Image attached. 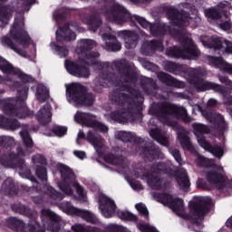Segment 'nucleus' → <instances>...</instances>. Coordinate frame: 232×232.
I'll use <instances>...</instances> for the list:
<instances>
[{"instance_id":"79ce46f5","label":"nucleus","mask_w":232,"mask_h":232,"mask_svg":"<svg viewBox=\"0 0 232 232\" xmlns=\"http://www.w3.org/2000/svg\"><path fill=\"white\" fill-rule=\"evenodd\" d=\"M36 99L40 102H44V101H48L50 99V91L44 84H38L36 90Z\"/></svg>"},{"instance_id":"a18cd8bd","label":"nucleus","mask_w":232,"mask_h":232,"mask_svg":"<svg viewBox=\"0 0 232 232\" xmlns=\"http://www.w3.org/2000/svg\"><path fill=\"white\" fill-rule=\"evenodd\" d=\"M117 215H118L119 218H121V220H129V221L137 220V216H135L126 210H118Z\"/></svg>"},{"instance_id":"473e14b6","label":"nucleus","mask_w":232,"mask_h":232,"mask_svg":"<svg viewBox=\"0 0 232 232\" xmlns=\"http://www.w3.org/2000/svg\"><path fill=\"white\" fill-rule=\"evenodd\" d=\"M142 52L145 55H150L155 50H159V52H162L164 47L162 46V42L152 40L150 42H147L142 45Z\"/></svg>"},{"instance_id":"dca6fc26","label":"nucleus","mask_w":232,"mask_h":232,"mask_svg":"<svg viewBox=\"0 0 232 232\" xmlns=\"http://www.w3.org/2000/svg\"><path fill=\"white\" fill-rule=\"evenodd\" d=\"M209 204H211V199L202 197L196 198L189 204L190 217L196 220V224L198 220H202L206 213L209 211Z\"/></svg>"},{"instance_id":"9d476101","label":"nucleus","mask_w":232,"mask_h":232,"mask_svg":"<svg viewBox=\"0 0 232 232\" xmlns=\"http://www.w3.org/2000/svg\"><path fill=\"white\" fill-rule=\"evenodd\" d=\"M157 173H168L166 165L162 163L153 165L150 167V175L144 169H137L134 170V177L146 180L152 189H164V180L157 177Z\"/></svg>"},{"instance_id":"6e6d98bb","label":"nucleus","mask_w":232,"mask_h":232,"mask_svg":"<svg viewBox=\"0 0 232 232\" xmlns=\"http://www.w3.org/2000/svg\"><path fill=\"white\" fill-rule=\"evenodd\" d=\"M32 161L34 164H46V159L41 154H36L32 157Z\"/></svg>"},{"instance_id":"ddd939ff","label":"nucleus","mask_w":232,"mask_h":232,"mask_svg":"<svg viewBox=\"0 0 232 232\" xmlns=\"http://www.w3.org/2000/svg\"><path fill=\"white\" fill-rule=\"evenodd\" d=\"M158 202H161V204L169 208L180 218H188V214H186L184 199L173 195L160 194Z\"/></svg>"},{"instance_id":"393cba45","label":"nucleus","mask_w":232,"mask_h":232,"mask_svg":"<svg viewBox=\"0 0 232 232\" xmlns=\"http://www.w3.org/2000/svg\"><path fill=\"white\" fill-rule=\"evenodd\" d=\"M171 126L177 131L178 140L182 148L189 150L191 148V141H189V131L179 126L177 122L172 123Z\"/></svg>"},{"instance_id":"6e6552de","label":"nucleus","mask_w":232,"mask_h":232,"mask_svg":"<svg viewBox=\"0 0 232 232\" xmlns=\"http://www.w3.org/2000/svg\"><path fill=\"white\" fill-rule=\"evenodd\" d=\"M67 101L73 104L75 108L81 106H92L95 101V97L92 93H86V88L81 83H69L65 84Z\"/></svg>"},{"instance_id":"052dcab7","label":"nucleus","mask_w":232,"mask_h":232,"mask_svg":"<svg viewBox=\"0 0 232 232\" xmlns=\"http://www.w3.org/2000/svg\"><path fill=\"white\" fill-rule=\"evenodd\" d=\"M90 227H85L82 224H74L72 226V230L74 232H88Z\"/></svg>"},{"instance_id":"09e8293b","label":"nucleus","mask_w":232,"mask_h":232,"mask_svg":"<svg viewBox=\"0 0 232 232\" xmlns=\"http://www.w3.org/2000/svg\"><path fill=\"white\" fill-rule=\"evenodd\" d=\"M51 47L60 57H66V55H68L69 51L66 49V47H61L55 44H51Z\"/></svg>"},{"instance_id":"1a4fd4ad","label":"nucleus","mask_w":232,"mask_h":232,"mask_svg":"<svg viewBox=\"0 0 232 232\" xmlns=\"http://www.w3.org/2000/svg\"><path fill=\"white\" fill-rule=\"evenodd\" d=\"M57 168L62 177V179L58 184L60 189L66 195H72L73 193L72 186H74L81 200L86 202V192L81 185H78L77 182H75V174H73V171H72L66 165L63 164H58Z\"/></svg>"},{"instance_id":"0e129e2a","label":"nucleus","mask_w":232,"mask_h":232,"mask_svg":"<svg viewBox=\"0 0 232 232\" xmlns=\"http://www.w3.org/2000/svg\"><path fill=\"white\" fill-rule=\"evenodd\" d=\"M165 70H167V72H175V70H177V64H175L172 62H169L166 65H165Z\"/></svg>"},{"instance_id":"f3484780","label":"nucleus","mask_w":232,"mask_h":232,"mask_svg":"<svg viewBox=\"0 0 232 232\" xmlns=\"http://www.w3.org/2000/svg\"><path fill=\"white\" fill-rule=\"evenodd\" d=\"M84 64H87L84 65ZM92 64H96V63H88L86 60H81L78 58V63H75L72 61H65V68L67 72L71 73V75H74V77H82V79H88L90 77L91 72H90V68L88 66Z\"/></svg>"},{"instance_id":"bb28decb","label":"nucleus","mask_w":232,"mask_h":232,"mask_svg":"<svg viewBox=\"0 0 232 232\" xmlns=\"http://www.w3.org/2000/svg\"><path fill=\"white\" fill-rule=\"evenodd\" d=\"M102 37L105 43L104 48L109 50L110 52H119L121 50V45L119 41H117V37L113 35V34L104 33L102 34Z\"/></svg>"},{"instance_id":"69168bd1","label":"nucleus","mask_w":232,"mask_h":232,"mask_svg":"<svg viewBox=\"0 0 232 232\" xmlns=\"http://www.w3.org/2000/svg\"><path fill=\"white\" fill-rule=\"evenodd\" d=\"M219 28H221V30H230L231 29V22L229 21H226L224 23L219 24Z\"/></svg>"},{"instance_id":"de8ad7c7","label":"nucleus","mask_w":232,"mask_h":232,"mask_svg":"<svg viewBox=\"0 0 232 232\" xmlns=\"http://www.w3.org/2000/svg\"><path fill=\"white\" fill-rule=\"evenodd\" d=\"M45 191L47 195H50L53 200H62L63 195L61 193L57 192L52 187H45Z\"/></svg>"},{"instance_id":"f03ea898","label":"nucleus","mask_w":232,"mask_h":232,"mask_svg":"<svg viewBox=\"0 0 232 232\" xmlns=\"http://www.w3.org/2000/svg\"><path fill=\"white\" fill-rule=\"evenodd\" d=\"M109 5H107V9L104 11L105 17L109 21L112 23H117V24H122L124 21H133L139 23L142 28L145 30H150V34L154 36L162 35L168 27L164 24H151L146 19L137 16L131 15L128 11L124 9L123 6L120 5L118 3H115L113 0H108Z\"/></svg>"},{"instance_id":"a19ab883","label":"nucleus","mask_w":232,"mask_h":232,"mask_svg":"<svg viewBox=\"0 0 232 232\" xmlns=\"http://www.w3.org/2000/svg\"><path fill=\"white\" fill-rule=\"evenodd\" d=\"M14 211L16 213H20V215H24L25 217H29L31 218H37V211L30 209L28 207L24 205H14L13 207Z\"/></svg>"},{"instance_id":"13d9d810","label":"nucleus","mask_w":232,"mask_h":232,"mask_svg":"<svg viewBox=\"0 0 232 232\" xmlns=\"http://www.w3.org/2000/svg\"><path fill=\"white\" fill-rule=\"evenodd\" d=\"M36 175L38 177V179H40V180H46V169L43 168V167H38L36 169Z\"/></svg>"},{"instance_id":"338daca9","label":"nucleus","mask_w":232,"mask_h":232,"mask_svg":"<svg viewBox=\"0 0 232 232\" xmlns=\"http://www.w3.org/2000/svg\"><path fill=\"white\" fill-rule=\"evenodd\" d=\"M74 155L75 157L82 160V159L86 157V152L81 150H74Z\"/></svg>"},{"instance_id":"7c9ffc66","label":"nucleus","mask_w":232,"mask_h":232,"mask_svg":"<svg viewBox=\"0 0 232 232\" xmlns=\"http://www.w3.org/2000/svg\"><path fill=\"white\" fill-rule=\"evenodd\" d=\"M52 107L46 103L37 113V120L40 124H48L52 121Z\"/></svg>"},{"instance_id":"774afa93","label":"nucleus","mask_w":232,"mask_h":232,"mask_svg":"<svg viewBox=\"0 0 232 232\" xmlns=\"http://www.w3.org/2000/svg\"><path fill=\"white\" fill-rule=\"evenodd\" d=\"M216 105H217V100H215V99H210L207 102L208 108H213V106H216Z\"/></svg>"},{"instance_id":"f704fd0d","label":"nucleus","mask_w":232,"mask_h":232,"mask_svg":"<svg viewBox=\"0 0 232 232\" xmlns=\"http://www.w3.org/2000/svg\"><path fill=\"white\" fill-rule=\"evenodd\" d=\"M87 140L95 148L96 151H99L102 148V144H104L102 138L92 130L87 133Z\"/></svg>"},{"instance_id":"58836bf2","label":"nucleus","mask_w":232,"mask_h":232,"mask_svg":"<svg viewBox=\"0 0 232 232\" xmlns=\"http://www.w3.org/2000/svg\"><path fill=\"white\" fill-rule=\"evenodd\" d=\"M158 77L161 82H165V84H168L169 86H178V88H183L184 86V82H179V81L166 72H160ZM178 82L179 84L177 85Z\"/></svg>"},{"instance_id":"6ab92c4d","label":"nucleus","mask_w":232,"mask_h":232,"mask_svg":"<svg viewBox=\"0 0 232 232\" xmlns=\"http://www.w3.org/2000/svg\"><path fill=\"white\" fill-rule=\"evenodd\" d=\"M59 208L63 211V213H66V215L81 217V218H83V220H86V222H90L91 224H97L98 222L95 216H93L90 211L79 209L73 207L70 202H63L59 205Z\"/></svg>"},{"instance_id":"a878e982","label":"nucleus","mask_w":232,"mask_h":232,"mask_svg":"<svg viewBox=\"0 0 232 232\" xmlns=\"http://www.w3.org/2000/svg\"><path fill=\"white\" fill-rule=\"evenodd\" d=\"M6 1L8 0H0V5H3V3H6ZM14 10H16V8L12 7L11 5L0 6V28H5V26L8 24Z\"/></svg>"},{"instance_id":"f257e3e1","label":"nucleus","mask_w":232,"mask_h":232,"mask_svg":"<svg viewBox=\"0 0 232 232\" xmlns=\"http://www.w3.org/2000/svg\"><path fill=\"white\" fill-rule=\"evenodd\" d=\"M0 70L9 75L5 79L0 76V82H6L9 88L17 91V101L12 98L0 100V108L3 110V112L6 113V115H11V117H17L18 119L30 117L32 112L28 111V108L24 104V101L28 98V87L21 85L19 82L15 81V78L18 77L24 82H28L30 78L26 74L16 72L12 64L1 57Z\"/></svg>"},{"instance_id":"f8f14e48","label":"nucleus","mask_w":232,"mask_h":232,"mask_svg":"<svg viewBox=\"0 0 232 232\" xmlns=\"http://www.w3.org/2000/svg\"><path fill=\"white\" fill-rule=\"evenodd\" d=\"M95 41L90 39L80 40L77 44L76 53L80 61H86L88 64H97L99 53L92 52L90 50L95 48Z\"/></svg>"},{"instance_id":"c85d7f7f","label":"nucleus","mask_w":232,"mask_h":232,"mask_svg":"<svg viewBox=\"0 0 232 232\" xmlns=\"http://www.w3.org/2000/svg\"><path fill=\"white\" fill-rule=\"evenodd\" d=\"M118 35L123 39L127 48L131 49L137 46V41H139L137 34L130 31H121L118 33Z\"/></svg>"},{"instance_id":"4d7b16f0","label":"nucleus","mask_w":232,"mask_h":232,"mask_svg":"<svg viewBox=\"0 0 232 232\" xmlns=\"http://www.w3.org/2000/svg\"><path fill=\"white\" fill-rule=\"evenodd\" d=\"M66 131H68V129H66V127L55 126L53 128V133H55L57 137H63V135H66Z\"/></svg>"},{"instance_id":"7ed1b4c3","label":"nucleus","mask_w":232,"mask_h":232,"mask_svg":"<svg viewBox=\"0 0 232 232\" xmlns=\"http://www.w3.org/2000/svg\"><path fill=\"white\" fill-rule=\"evenodd\" d=\"M120 91H115L111 94V100L116 104H123V108L121 111L111 113V119L117 122H129V121H133V113L137 111V104H135V98L139 97L137 95V91L130 88L128 84H120Z\"/></svg>"},{"instance_id":"412c9836","label":"nucleus","mask_w":232,"mask_h":232,"mask_svg":"<svg viewBox=\"0 0 232 232\" xmlns=\"http://www.w3.org/2000/svg\"><path fill=\"white\" fill-rule=\"evenodd\" d=\"M9 227L16 232H44L37 223L30 222L26 227L21 219L11 218L9 219Z\"/></svg>"},{"instance_id":"b1692460","label":"nucleus","mask_w":232,"mask_h":232,"mask_svg":"<svg viewBox=\"0 0 232 232\" xmlns=\"http://www.w3.org/2000/svg\"><path fill=\"white\" fill-rule=\"evenodd\" d=\"M169 16L171 17L174 24H178V26H188L189 22L191 21V17L188 14V11H179L175 7H171L169 11Z\"/></svg>"},{"instance_id":"49530a36","label":"nucleus","mask_w":232,"mask_h":232,"mask_svg":"<svg viewBox=\"0 0 232 232\" xmlns=\"http://www.w3.org/2000/svg\"><path fill=\"white\" fill-rule=\"evenodd\" d=\"M105 231H107V232H128V228H126L121 225L109 224L105 227Z\"/></svg>"},{"instance_id":"0eeeda50","label":"nucleus","mask_w":232,"mask_h":232,"mask_svg":"<svg viewBox=\"0 0 232 232\" xmlns=\"http://www.w3.org/2000/svg\"><path fill=\"white\" fill-rule=\"evenodd\" d=\"M196 162L198 166L208 168L206 171L207 180L209 182V184H211V186H214V188H217L218 189L226 188L227 180L224 168L217 166L215 164V160H209L208 158L198 155Z\"/></svg>"},{"instance_id":"3c124183","label":"nucleus","mask_w":232,"mask_h":232,"mask_svg":"<svg viewBox=\"0 0 232 232\" xmlns=\"http://www.w3.org/2000/svg\"><path fill=\"white\" fill-rule=\"evenodd\" d=\"M115 137L119 140H122V142H129V140H131V133L122 130L118 131Z\"/></svg>"},{"instance_id":"39448f33","label":"nucleus","mask_w":232,"mask_h":232,"mask_svg":"<svg viewBox=\"0 0 232 232\" xmlns=\"http://www.w3.org/2000/svg\"><path fill=\"white\" fill-rule=\"evenodd\" d=\"M187 81H188L190 84H193L194 88H196L198 92L214 90V92H217L218 93L223 95L224 104H227L228 106L232 105V96L228 95V92L226 90V88L222 87L218 83L206 82L200 78L204 76V71H202L201 69L188 68L187 70Z\"/></svg>"},{"instance_id":"cd10ccee","label":"nucleus","mask_w":232,"mask_h":232,"mask_svg":"<svg viewBox=\"0 0 232 232\" xmlns=\"http://www.w3.org/2000/svg\"><path fill=\"white\" fill-rule=\"evenodd\" d=\"M75 33L73 32V25L65 24L63 27L56 31L57 41H73L75 40Z\"/></svg>"},{"instance_id":"e2e57ef3","label":"nucleus","mask_w":232,"mask_h":232,"mask_svg":"<svg viewBox=\"0 0 232 232\" xmlns=\"http://www.w3.org/2000/svg\"><path fill=\"white\" fill-rule=\"evenodd\" d=\"M219 81L223 84H226V86H228L232 90V82L231 80H228L226 76H219Z\"/></svg>"},{"instance_id":"5701e85b","label":"nucleus","mask_w":232,"mask_h":232,"mask_svg":"<svg viewBox=\"0 0 232 232\" xmlns=\"http://www.w3.org/2000/svg\"><path fill=\"white\" fill-rule=\"evenodd\" d=\"M99 202L102 215H103L105 218H111V217L115 215V211L117 209L115 202L110 198L104 196V194H101L99 196Z\"/></svg>"},{"instance_id":"e433bc0d","label":"nucleus","mask_w":232,"mask_h":232,"mask_svg":"<svg viewBox=\"0 0 232 232\" xmlns=\"http://www.w3.org/2000/svg\"><path fill=\"white\" fill-rule=\"evenodd\" d=\"M0 128L14 131L15 130H19V128H21V125L19 124V122H17L16 120H8L0 115Z\"/></svg>"},{"instance_id":"4468645a","label":"nucleus","mask_w":232,"mask_h":232,"mask_svg":"<svg viewBox=\"0 0 232 232\" xmlns=\"http://www.w3.org/2000/svg\"><path fill=\"white\" fill-rule=\"evenodd\" d=\"M171 115L180 117L185 122H189L188 118V111L184 107H177L171 103H163L157 113L158 119L161 120L166 124H169V119Z\"/></svg>"},{"instance_id":"5fc2aeb1","label":"nucleus","mask_w":232,"mask_h":232,"mask_svg":"<svg viewBox=\"0 0 232 232\" xmlns=\"http://www.w3.org/2000/svg\"><path fill=\"white\" fill-rule=\"evenodd\" d=\"M205 14L208 17V19H219L220 14L215 8L208 9L205 12Z\"/></svg>"},{"instance_id":"c756f323","label":"nucleus","mask_w":232,"mask_h":232,"mask_svg":"<svg viewBox=\"0 0 232 232\" xmlns=\"http://www.w3.org/2000/svg\"><path fill=\"white\" fill-rule=\"evenodd\" d=\"M208 48H214V50H218V53H232V43L227 41H220L218 38L213 40Z\"/></svg>"},{"instance_id":"ea45409f","label":"nucleus","mask_w":232,"mask_h":232,"mask_svg":"<svg viewBox=\"0 0 232 232\" xmlns=\"http://www.w3.org/2000/svg\"><path fill=\"white\" fill-rule=\"evenodd\" d=\"M1 191L4 195H15V193H17V186H15L14 180L9 178L2 185Z\"/></svg>"},{"instance_id":"2eb2a0df","label":"nucleus","mask_w":232,"mask_h":232,"mask_svg":"<svg viewBox=\"0 0 232 232\" xmlns=\"http://www.w3.org/2000/svg\"><path fill=\"white\" fill-rule=\"evenodd\" d=\"M166 54L169 57H182V59H195L200 55V52L197 50L191 40L187 39L182 50L179 47H173L167 50Z\"/></svg>"},{"instance_id":"9b49d317","label":"nucleus","mask_w":232,"mask_h":232,"mask_svg":"<svg viewBox=\"0 0 232 232\" xmlns=\"http://www.w3.org/2000/svg\"><path fill=\"white\" fill-rule=\"evenodd\" d=\"M192 128L194 130V135H196L199 146L202 147L203 150H205L206 151L213 153V155L215 157H218V159H222V157L224 156V150L218 146H211V144H209V142L206 140V137L202 136L204 134L208 135V133H209V127L202 123H192Z\"/></svg>"},{"instance_id":"37998d69","label":"nucleus","mask_w":232,"mask_h":232,"mask_svg":"<svg viewBox=\"0 0 232 232\" xmlns=\"http://www.w3.org/2000/svg\"><path fill=\"white\" fill-rule=\"evenodd\" d=\"M102 24V21L99 18V16L92 15L89 20V30L91 32H97V28Z\"/></svg>"},{"instance_id":"72a5a7b5","label":"nucleus","mask_w":232,"mask_h":232,"mask_svg":"<svg viewBox=\"0 0 232 232\" xmlns=\"http://www.w3.org/2000/svg\"><path fill=\"white\" fill-rule=\"evenodd\" d=\"M176 180L179 184V187L183 189V191H188V188H189V178H188V172L186 169H181L178 171L176 176Z\"/></svg>"},{"instance_id":"8fccbe9b","label":"nucleus","mask_w":232,"mask_h":232,"mask_svg":"<svg viewBox=\"0 0 232 232\" xmlns=\"http://www.w3.org/2000/svg\"><path fill=\"white\" fill-rule=\"evenodd\" d=\"M117 66H118V68H122L124 70V72H126L125 79H126L127 82H128V81H133V76H131V74H130V72H128V68L126 67V60L118 61Z\"/></svg>"},{"instance_id":"864d4df0","label":"nucleus","mask_w":232,"mask_h":232,"mask_svg":"<svg viewBox=\"0 0 232 232\" xmlns=\"http://www.w3.org/2000/svg\"><path fill=\"white\" fill-rule=\"evenodd\" d=\"M136 209L140 213V215H143L145 218H148L150 217V212L148 211V208H146V205L142 203L136 204Z\"/></svg>"},{"instance_id":"c03bdc74","label":"nucleus","mask_w":232,"mask_h":232,"mask_svg":"<svg viewBox=\"0 0 232 232\" xmlns=\"http://www.w3.org/2000/svg\"><path fill=\"white\" fill-rule=\"evenodd\" d=\"M20 136L22 137V140L26 148H32V146H34V140H32V137H30L26 129L20 131Z\"/></svg>"},{"instance_id":"bf43d9fd","label":"nucleus","mask_w":232,"mask_h":232,"mask_svg":"<svg viewBox=\"0 0 232 232\" xmlns=\"http://www.w3.org/2000/svg\"><path fill=\"white\" fill-rule=\"evenodd\" d=\"M171 155L174 157L175 160L179 164L182 165V157L180 156V152L177 149L170 150Z\"/></svg>"},{"instance_id":"4be33fe9","label":"nucleus","mask_w":232,"mask_h":232,"mask_svg":"<svg viewBox=\"0 0 232 232\" xmlns=\"http://www.w3.org/2000/svg\"><path fill=\"white\" fill-rule=\"evenodd\" d=\"M198 110L201 111V115H203L206 121H208V122H213L215 127L218 128V130H226V128H227L224 117H222V115L219 113L208 110H202L200 106H198Z\"/></svg>"},{"instance_id":"680f3d73","label":"nucleus","mask_w":232,"mask_h":232,"mask_svg":"<svg viewBox=\"0 0 232 232\" xmlns=\"http://www.w3.org/2000/svg\"><path fill=\"white\" fill-rule=\"evenodd\" d=\"M129 184L135 191H140V189H144V187H142V184H140L139 181H129Z\"/></svg>"},{"instance_id":"603ef678","label":"nucleus","mask_w":232,"mask_h":232,"mask_svg":"<svg viewBox=\"0 0 232 232\" xmlns=\"http://www.w3.org/2000/svg\"><path fill=\"white\" fill-rule=\"evenodd\" d=\"M145 155L150 160H153V159H159L160 150L159 149H151L150 150H147Z\"/></svg>"},{"instance_id":"c9c22d12","label":"nucleus","mask_w":232,"mask_h":232,"mask_svg":"<svg viewBox=\"0 0 232 232\" xmlns=\"http://www.w3.org/2000/svg\"><path fill=\"white\" fill-rule=\"evenodd\" d=\"M105 160L106 162H108L109 164H112L113 166H120L121 169H126V168H128V160H126V158L109 155L105 157Z\"/></svg>"},{"instance_id":"2f4dec72","label":"nucleus","mask_w":232,"mask_h":232,"mask_svg":"<svg viewBox=\"0 0 232 232\" xmlns=\"http://www.w3.org/2000/svg\"><path fill=\"white\" fill-rule=\"evenodd\" d=\"M208 63L212 66H217V68H219L227 73H232V65L226 63L224 60H222V58L209 56Z\"/></svg>"},{"instance_id":"423d86ee","label":"nucleus","mask_w":232,"mask_h":232,"mask_svg":"<svg viewBox=\"0 0 232 232\" xmlns=\"http://www.w3.org/2000/svg\"><path fill=\"white\" fill-rule=\"evenodd\" d=\"M15 146V140L12 136H0V151L4 148L5 150H12ZM26 155L23 149L19 147L17 149V154L13 151H8L0 157V164L5 168H19L20 169H24V160H19V157H24Z\"/></svg>"},{"instance_id":"aec40b11","label":"nucleus","mask_w":232,"mask_h":232,"mask_svg":"<svg viewBox=\"0 0 232 232\" xmlns=\"http://www.w3.org/2000/svg\"><path fill=\"white\" fill-rule=\"evenodd\" d=\"M41 218L44 227H46L48 231L51 232H59L61 230V218L57 216L53 211L44 208L41 211Z\"/></svg>"},{"instance_id":"4c0bfd02","label":"nucleus","mask_w":232,"mask_h":232,"mask_svg":"<svg viewBox=\"0 0 232 232\" xmlns=\"http://www.w3.org/2000/svg\"><path fill=\"white\" fill-rule=\"evenodd\" d=\"M150 135L151 138L154 139L159 144H161V146H169V140H168V137L164 136L160 130L158 128L153 129L150 128Z\"/></svg>"},{"instance_id":"a211bd4d","label":"nucleus","mask_w":232,"mask_h":232,"mask_svg":"<svg viewBox=\"0 0 232 232\" xmlns=\"http://www.w3.org/2000/svg\"><path fill=\"white\" fill-rule=\"evenodd\" d=\"M74 121L82 126H87V128H98L103 133L108 131V126L97 121L95 115L92 113L77 111L74 115Z\"/></svg>"},{"instance_id":"20e7f679","label":"nucleus","mask_w":232,"mask_h":232,"mask_svg":"<svg viewBox=\"0 0 232 232\" xmlns=\"http://www.w3.org/2000/svg\"><path fill=\"white\" fill-rule=\"evenodd\" d=\"M9 35L10 37L5 35L0 38L2 46L10 48V50H13V52H15V53H18L22 57H26L24 48H27L30 44V36L24 31V23L23 20L15 19L9 31Z\"/></svg>"}]
</instances>
